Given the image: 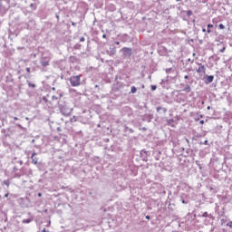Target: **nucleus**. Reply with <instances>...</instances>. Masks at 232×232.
<instances>
[{
  "label": "nucleus",
  "instance_id": "obj_1",
  "mask_svg": "<svg viewBox=\"0 0 232 232\" xmlns=\"http://www.w3.org/2000/svg\"><path fill=\"white\" fill-rule=\"evenodd\" d=\"M69 81L73 87L81 86V75L71 76Z\"/></svg>",
  "mask_w": 232,
  "mask_h": 232
},
{
  "label": "nucleus",
  "instance_id": "obj_2",
  "mask_svg": "<svg viewBox=\"0 0 232 232\" xmlns=\"http://www.w3.org/2000/svg\"><path fill=\"white\" fill-rule=\"evenodd\" d=\"M197 73L200 75H206V66L203 65L202 63H198V68L197 69Z\"/></svg>",
  "mask_w": 232,
  "mask_h": 232
},
{
  "label": "nucleus",
  "instance_id": "obj_3",
  "mask_svg": "<svg viewBox=\"0 0 232 232\" xmlns=\"http://www.w3.org/2000/svg\"><path fill=\"white\" fill-rule=\"evenodd\" d=\"M35 155H37L36 152H34L31 156V159H32V163L36 165L37 162H39V158L35 157Z\"/></svg>",
  "mask_w": 232,
  "mask_h": 232
},
{
  "label": "nucleus",
  "instance_id": "obj_4",
  "mask_svg": "<svg viewBox=\"0 0 232 232\" xmlns=\"http://www.w3.org/2000/svg\"><path fill=\"white\" fill-rule=\"evenodd\" d=\"M215 79V76L214 75H209V76H207L206 80H205V83L206 84H209V82H212Z\"/></svg>",
  "mask_w": 232,
  "mask_h": 232
},
{
  "label": "nucleus",
  "instance_id": "obj_5",
  "mask_svg": "<svg viewBox=\"0 0 232 232\" xmlns=\"http://www.w3.org/2000/svg\"><path fill=\"white\" fill-rule=\"evenodd\" d=\"M207 34H211V28H213V24H208V25H207Z\"/></svg>",
  "mask_w": 232,
  "mask_h": 232
},
{
  "label": "nucleus",
  "instance_id": "obj_6",
  "mask_svg": "<svg viewBox=\"0 0 232 232\" xmlns=\"http://www.w3.org/2000/svg\"><path fill=\"white\" fill-rule=\"evenodd\" d=\"M183 92H186V93H189L191 92V87L189 85H187L184 89Z\"/></svg>",
  "mask_w": 232,
  "mask_h": 232
},
{
  "label": "nucleus",
  "instance_id": "obj_7",
  "mask_svg": "<svg viewBox=\"0 0 232 232\" xmlns=\"http://www.w3.org/2000/svg\"><path fill=\"white\" fill-rule=\"evenodd\" d=\"M23 224H30V222H32V218H27V219H24Z\"/></svg>",
  "mask_w": 232,
  "mask_h": 232
},
{
  "label": "nucleus",
  "instance_id": "obj_8",
  "mask_svg": "<svg viewBox=\"0 0 232 232\" xmlns=\"http://www.w3.org/2000/svg\"><path fill=\"white\" fill-rule=\"evenodd\" d=\"M130 92L131 93H137V87L132 86L131 89H130Z\"/></svg>",
  "mask_w": 232,
  "mask_h": 232
},
{
  "label": "nucleus",
  "instance_id": "obj_9",
  "mask_svg": "<svg viewBox=\"0 0 232 232\" xmlns=\"http://www.w3.org/2000/svg\"><path fill=\"white\" fill-rule=\"evenodd\" d=\"M50 62L44 61L42 62V66H49Z\"/></svg>",
  "mask_w": 232,
  "mask_h": 232
},
{
  "label": "nucleus",
  "instance_id": "obj_10",
  "mask_svg": "<svg viewBox=\"0 0 232 232\" xmlns=\"http://www.w3.org/2000/svg\"><path fill=\"white\" fill-rule=\"evenodd\" d=\"M218 28H219V30H225V29H226V26H225L223 24H220L218 25Z\"/></svg>",
  "mask_w": 232,
  "mask_h": 232
},
{
  "label": "nucleus",
  "instance_id": "obj_11",
  "mask_svg": "<svg viewBox=\"0 0 232 232\" xmlns=\"http://www.w3.org/2000/svg\"><path fill=\"white\" fill-rule=\"evenodd\" d=\"M4 184H5V186H7V188H8V186H10V181H9V180H5V181H4Z\"/></svg>",
  "mask_w": 232,
  "mask_h": 232
},
{
  "label": "nucleus",
  "instance_id": "obj_12",
  "mask_svg": "<svg viewBox=\"0 0 232 232\" xmlns=\"http://www.w3.org/2000/svg\"><path fill=\"white\" fill-rule=\"evenodd\" d=\"M28 86H29V88H35V84H34V83H28Z\"/></svg>",
  "mask_w": 232,
  "mask_h": 232
},
{
  "label": "nucleus",
  "instance_id": "obj_13",
  "mask_svg": "<svg viewBox=\"0 0 232 232\" xmlns=\"http://www.w3.org/2000/svg\"><path fill=\"white\" fill-rule=\"evenodd\" d=\"M151 90L152 92H155V90H157V85H151Z\"/></svg>",
  "mask_w": 232,
  "mask_h": 232
},
{
  "label": "nucleus",
  "instance_id": "obj_14",
  "mask_svg": "<svg viewBox=\"0 0 232 232\" xmlns=\"http://www.w3.org/2000/svg\"><path fill=\"white\" fill-rule=\"evenodd\" d=\"M227 226L228 227H232V221H229V222L227 224Z\"/></svg>",
  "mask_w": 232,
  "mask_h": 232
},
{
  "label": "nucleus",
  "instance_id": "obj_15",
  "mask_svg": "<svg viewBox=\"0 0 232 232\" xmlns=\"http://www.w3.org/2000/svg\"><path fill=\"white\" fill-rule=\"evenodd\" d=\"M84 41H85V39H84L83 36L80 38V42H81V43H84Z\"/></svg>",
  "mask_w": 232,
  "mask_h": 232
},
{
  "label": "nucleus",
  "instance_id": "obj_16",
  "mask_svg": "<svg viewBox=\"0 0 232 232\" xmlns=\"http://www.w3.org/2000/svg\"><path fill=\"white\" fill-rule=\"evenodd\" d=\"M221 53H223V52H226V47H223L222 49H220Z\"/></svg>",
  "mask_w": 232,
  "mask_h": 232
},
{
  "label": "nucleus",
  "instance_id": "obj_17",
  "mask_svg": "<svg viewBox=\"0 0 232 232\" xmlns=\"http://www.w3.org/2000/svg\"><path fill=\"white\" fill-rule=\"evenodd\" d=\"M192 12L191 11H188V13H187V15H192Z\"/></svg>",
  "mask_w": 232,
  "mask_h": 232
},
{
  "label": "nucleus",
  "instance_id": "obj_18",
  "mask_svg": "<svg viewBox=\"0 0 232 232\" xmlns=\"http://www.w3.org/2000/svg\"><path fill=\"white\" fill-rule=\"evenodd\" d=\"M203 217L208 218V212H204Z\"/></svg>",
  "mask_w": 232,
  "mask_h": 232
},
{
  "label": "nucleus",
  "instance_id": "obj_19",
  "mask_svg": "<svg viewBox=\"0 0 232 232\" xmlns=\"http://www.w3.org/2000/svg\"><path fill=\"white\" fill-rule=\"evenodd\" d=\"M160 110H162L161 107H157V111H160Z\"/></svg>",
  "mask_w": 232,
  "mask_h": 232
},
{
  "label": "nucleus",
  "instance_id": "obj_20",
  "mask_svg": "<svg viewBox=\"0 0 232 232\" xmlns=\"http://www.w3.org/2000/svg\"><path fill=\"white\" fill-rule=\"evenodd\" d=\"M14 121H19V118L14 117Z\"/></svg>",
  "mask_w": 232,
  "mask_h": 232
},
{
  "label": "nucleus",
  "instance_id": "obj_21",
  "mask_svg": "<svg viewBox=\"0 0 232 232\" xmlns=\"http://www.w3.org/2000/svg\"><path fill=\"white\" fill-rule=\"evenodd\" d=\"M199 124H204V120H201V121H199Z\"/></svg>",
  "mask_w": 232,
  "mask_h": 232
},
{
  "label": "nucleus",
  "instance_id": "obj_22",
  "mask_svg": "<svg viewBox=\"0 0 232 232\" xmlns=\"http://www.w3.org/2000/svg\"><path fill=\"white\" fill-rule=\"evenodd\" d=\"M184 79H189V76L185 75V76H184Z\"/></svg>",
  "mask_w": 232,
  "mask_h": 232
},
{
  "label": "nucleus",
  "instance_id": "obj_23",
  "mask_svg": "<svg viewBox=\"0 0 232 232\" xmlns=\"http://www.w3.org/2000/svg\"><path fill=\"white\" fill-rule=\"evenodd\" d=\"M42 232H48V230H46V228H44Z\"/></svg>",
  "mask_w": 232,
  "mask_h": 232
},
{
  "label": "nucleus",
  "instance_id": "obj_24",
  "mask_svg": "<svg viewBox=\"0 0 232 232\" xmlns=\"http://www.w3.org/2000/svg\"><path fill=\"white\" fill-rule=\"evenodd\" d=\"M202 32L205 34V32H207V31H206V28H203V29H202Z\"/></svg>",
  "mask_w": 232,
  "mask_h": 232
},
{
  "label": "nucleus",
  "instance_id": "obj_25",
  "mask_svg": "<svg viewBox=\"0 0 232 232\" xmlns=\"http://www.w3.org/2000/svg\"><path fill=\"white\" fill-rule=\"evenodd\" d=\"M102 38H103V39H106V34H103V35H102Z\"/></svg>",
  "mask_w": 232,
  "mask_h": 232
},
{
  "label": "nucleus",
  "instance_id": "obj_26",
  "mask_svg": "<svg viewBox=\"0 0 232 232\" xmlns=\"http://www.w3.org/2000/svg\"><path fill=\"white\" fill-rule=\"evenodd\" d=\"M115 44H118V45H119V44H121V43H120V42H115Z\"/></svg>",
  "mask_w": 232,
  "mask_h": 232
},
{
  "label": "nucleus",
  "instance_id": "obj_27",
  "mask_svg": "<svg viewBox=\"0 0 232 232\" xmlns=\"http://www.w3.org/2000/svg\"><path fill=\"white\" fill-rule=\"evenodd\" d=\"M147 220H150V216H146Z\"/></svg>",
  "mask_w": 232,
  "mask_h": 232
},
{
  "label": "nucleus",
  "instance_id": "obj_28",
  "mask_svg": "<svg viewBox=\"0 0 232 232\" xmlns=\"http://www.w3.org/2000/svg\"><path fill=\"white\" fill-rule=\"evenodd\" d=\"M182 204H186V201L184 199L182 200Z\"/></svg>",
  "mask_w": 232,
  "mask_h": 232
},
{
  "label": "nucleus",
  "instance_id": "obj_29",
  "mask_svg": "<svg viewBox=\"0 0 232 232\" xmlns=\"http://www.w3.org/2000/svg\"><path fill=\"white\" fill-rule=\"evenodd\" d=\"M5 198L8 197V194H5Z\"/></svg>",
  "mask_w": 232,
  "mask_h": 232
},
{
  "label": "nucleus",
  "instance_id": "obj_30",
  "mask_svg": "<svg viewBox=\"0 0 232 232\" xmlns=\"http://www.w3.org/2000/svg\"><path fill=\"white\" fill-rule=\"evenodd\" d=\"M41 195H42L41 193L38 194L39 197H41Z\"/></svg>",
  "mask_w": 232,
  "mask_h": 232
},
{
  "label": "nucleus",
  "instance_id": "obj_31",
  "mask_svg": "<svg viewBox=\"0 0 232 232\" xmlns=\"http://www.w3.org/2000/svg\"><path fill=\"white\" fill-rule=\"evenodd\" d=\"M31 6H34V4H31Z\"/></svg>",
  "mask_w": 232,
  "mask_h": 232
},
{
  "label": "nucleus",
  "instance_id": "obj_32",
  "mask_svg": "<svg viewBox=\"0 0 232 232\" xmlns=\"http://www.w3.org/2000/svg\"><path fill=\"white\" fill-rule=\"evenodd\" d=\"M123 50H128L127 48H124Z\"/></svg>",
  "mask_w": 232,
  "mask_h": 232
},
{
  "label": "nucleus",
  "instance_id": "obj_33",
  "mask_svg": "<svg viewBox=\"0 0 232 232\" xmlns=\"http://www.w3.org/2000/svg\"><path fill=\"white\" fill-rule=\"evenodd\" d=\"M177 2L180 1V0H176Z\"/></svg>",
  "mask_w": 232,
  "mask_h": 232
}]
</instances>
